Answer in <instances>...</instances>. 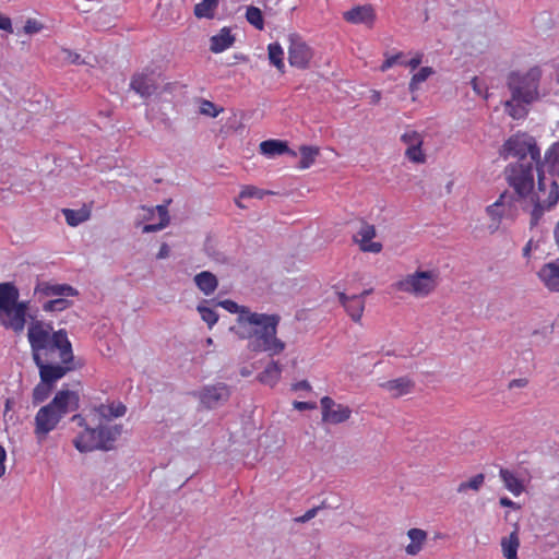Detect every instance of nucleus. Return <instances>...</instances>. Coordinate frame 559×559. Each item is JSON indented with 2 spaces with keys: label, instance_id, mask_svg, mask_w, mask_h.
Wrapping results in <instances>:
<instances>
[{
  "label": "nucleus",
  "instance_id": "1",
  "mask_svg": "<svg viewBox=\"0 0 559 559\" xmlns=\"http://www.w3.org/2000/svg\"><path fill=\"white\" fill-rule=\"evenodd\" d=\"M27 338L40 381L56 386L57 381L76 369L72 344L64 329L53 331L52 323L35 320L28 325Z\"/></svg>",
  "mask_w": 559,
  "mask_h": 559
},
{
  "label": "nucleus",
  "instance_id": "2",
  "mask_svg": "<svg viewBox=\"0 0 559 559\" xmlns=\"http://www.w3.org/2000/svg\"><path fill=\"white\" fill-rule=\"evenodd\" d=\"M501 155L518 158L506 168L507 181L519 199L526 198L534 188V165L543 160L536 139L527 133L513 134L502 145Z\"/></svg>",
  "mask_w": 559,
  "mask_h": 559
},
{
  "label": "nucleus",
  "instance_id": "3",
  "mask_svg": "<svg viewBox=\"0 0 559 559\" xmlns=\"http://www.w3.org/2000/svg\"><path fill=\"white\" fill-rule=\"evenodd\" d=\"M281 321L278 314H266L253 312L247 317L237 319L241 326L237 331L235 326L230 331L235 332L240 338L250 340L249 349L255 353H267L270 356L280 355L284 352L286 345L277 337V326Z\"/></svg>",
  "mask_w": 559,
  "mask_h": 559
},
{
  "label": "nucleus",
  "instance_id": "4",
  "mask_svg": "<svg viewBox=\"0 0 559 559\" xmlns=\"http://www.w3.org/2000/svg\"><path fill=\"white\" fill-rule=\"evenodd\" d=\"M122 433V425H108L99 421L96 427H86L78 437L73 444L81 453L95 450L110 451L115 448V442Z\"/></svg>",
  "mask_w": 559,
  "mask_h": 559
},
{
  "label": "nucleus",
  "instance_id": "5",
  "mask_svg": "<svg viewBox=\"0 0 559 559\" xmlns=\"http://www.w3.org/2000/svg\"><path fill=\"white\" fill-rule=\"evenodd\" d=\"M542 70L539 67H533L525 73L511 72L508 76V88L518 103L532 104L539 98V82Z\"/></svg>",
  "mask_w": 559,
  "mask_h": 559
},
{
  "label": "nucleus",
  "instance_id": "6",
  "mask_svg": "<svg viewBox=\"0 0 559 559\" xmlns=\"http://www.w3.org/2000/svg\"><path fill=\"white\" fill-rule=\"evenodd\" d=\"M400 292L413 294L416 297L428 296L437 286L436 275L431 271H417L394 284Z\"/></svg>",
  "mask_w": 559,
  "mask_h": 559
},
{
  "label": "nucleus",
  "instance_id": "7",
  "mask_svg": "<svg viewBox=\"0 0 559 559\" xmlns=\"http://www.w3.org/2000/svg\"><path fill=\"white\" fill-rule=\"evenodd\" d=\"M191 395L199 399L200 403L207 409H213L226 403L230 397V390L227 384L218 382L205 385L199 391L191 392Z\"/></svg>",
  "mask_w": 559,
  "mask_h": 559
},
{
  "label": "nucleus",
  "instance_id": "8",
  "mask_svg": "<svg viewBox=\"0 0 559 559\" xmlns=\"http://www.w3.org/2000/svg\"><path fill=\"white\" fill-rule=\"evenodd\" d=\"M311 58V48L298 35L292 34L288 47L289 64L298 69H307Z\"/></svg>",
  "mask_w": 559,
  "mask_h": 559
},
{
  "label": "nucleus",
  "instance_id": "9",
  "mask_svg": "<svg viewBox=\"0 0 559 559\" xmlns=\"http://www.w3.org/2000/svg\"><path fill=\"white\" fill-rule=\"evenodd\" d=\"M48 404L61 418H63L69 413L79 409L80 396L75 391L61 389Z\"/></svg>",
  "mask_w": 559,
  "mask_h": 559
},
{
  "label": "nucleus",
  "instance_id": "10",
  "mask_svg": "<svg viewBox=\"0 0 559 559\" xmlns=\"http://www.w3.org/2000/svg\"><path fill=\"white\" fill-rule=\"evenodd\" d=\"M62 418L49 406L39 408L35 416L34 433L38 440H43L52 431Z\"/></svg>",
  "mask_w": 559,
  "mask_h": 559
},
{
  "label": "nucleus",
  "instance_id": "11",
  "mask_svg": "<svg viewBox=\"0 0 559 559\" xmlns=\"http://www.w3.org/2000/svg\"><path fill=\"white\" fill-rule=\"evenodd\" d=\"M322 408V420L324 423L337 425L346 421L352 409L343 404H337L332 397L323 396L320 401Z\"/></svg>",
  "mask_w": 559,
  "mask_h": 559
},
{
  "label": "nucleus",
  "instance_id": "12",
  "mask_svg": "<svg viewBox=\"0 0 559 559\" xmlns=\"http://www.w3.org/2000/svg\"><path fill=\"white\" fill-rule=\"evenodd\" d=\"M130 87L143 98H148L158 90V81L154 72H138L131 78Z\"/></svg>",
  "mask_w": 559,
  "mask_h": 559
},
{
  "label": "nucleus",
  "instance_id": "13",
  "mask_svg": "<svg viewBox=\"0 0 559 559\" xmlns=\"http://www.w3.org/2000/svg\"><path fill=\"white\" fill-rule=\"evenodd\" d=\"M27 309L28 301H19L17 299L7 318L0 319V324L16 334L22 333L26 323Z\"/></svg>",
  "mask_w": 559,
  "mask_h": 559
},
{
  "label": "nucleus",
  "instance_id": "14",
  "mask_svg": "<svg viewBox=\"0 0 559 559\" xmlns=\"http://www.w3.org/2000/svg\"><path fill=\"white\" fill-rule=\"evenodd\" d=\"M539 281L551 293L559 292V258L545 263L537 272Z\"/></svg>",
  "mask_w": 559,
  "mask_h": 559
},
{
  "label": "nucleus",
  "instance_id": "15",
  "mask_svg": "<svg viewBox=\"0 0 559 559\" xmlns=\"http://www.w3.org/2000/svg\"><path fill=\"white\" fill-rule=\"evenodd\" d=\"M78 290L69 284H50L48 282H38L35 287V295L44 297L62 298L63 296H76Z\"/></svg>",
  "mask_w": 559,
  "mask_h": 559
},
{
  "label": "nucleus",
  "instance_id": "16",
  "mask_svg": "<svg viewBox=\"0 0 559 559\" xmlns=\"http://www.w3.org/2000/svg\"><path fill=\"white\" fill-rule=\"evenodd\" d=\"M19 297V289L13 283L0 284V319L7 318Z\"/></svg>",
  "mask_w": 559,
  "mask_h": 559
},
{
  "label": "nucleus",
  "instance_id": "17",
  "mask_svg": "<svg viewBox=\"0 0 559 559\" xmlns=\"http://www.w3.org/2000/svg\"><path fill=\"white\" fill-rule=\"evenodd\" d=\"M380 386L391 393V396L397 399L411 393L415 386V382L408 377H400L385 381Z\"/></svg>",
  "mask_w": 559,
  "mask_h": 559
},
{
  "label": "nucleus",
  "instance_id": "18",
  "mask_svg": "<svg viewBox=\"0 0 559 559\" xmlns=\"http://www.w3.org/2000/svg\"><path fill=\"white\" fill-rule=\"evenodd\" d=\"M343 17L352 24H369L374 21L376 15L371 5H357L344 12Z\"/></svg>",
  "mask_w": 559,
  "mask_h": 559
},
{
  "label": "nucleus",
  "instance_id": "19",
  "mask_svg": "<svg viewBox=\"0 0 559 559\" xmlns=\"http://www.w3.org/2000/svg\"><path fill=\"white\" fill-rule=\"evenodd\" d=\"M260 152L269 157L283 154H288L293 157L297 156V153L288 146L286 141L274 139L262 141L260 143Z\"/></svg>",
  "mask_w": 559,
  "mask_h": 559
},
{
  "label": "nucleus",
  "instance_id": "20",
  "mask_svg": "<svg viewBox=\"0 0 559 559\" xmlns=\"http://www.w3.org/2000/svg\"><path fill=\"white\" fill-rule=\"evenodd\" d=\"M358 235L361 237L359 242L360 249L364 252L379 253L382 250V245L380 242H370V240L376 236V228L373 225L364 222Z\"/></svg>",
  "mask_w": 559,
  "mask_h": 559
},
{
  "label": "nucleus",
  "instance_id": "21",
  "mask_svg": "<svg viewBox=\"0 0 559 559\" xmlns=\"http://www.w3.org/2000/svg\"><path fill=\"white\" fill-rule=\"evenodd\" d=\"M210 41V50L214 53H218L233 46L235 36L231 35L230 28L223 27L218 34L211 37Z\"/></svg>",
  "mask_w": 559,
  "mask_h": 559
},
{
  "label": "nucleus",
  "instance_id": "22",
  "mask_svg": "<svg viewBox=\"0 0 559 559\" xmlns=\"http://www.w3.org/2000/svg\"><path fill=\"white\" fill-rule=\"evenodd\" d=\"M197 287L206 296L213 294L217 286L218 281L216 276L210 271H202L194 276Z\"/></svg>",
  "mask_w": 559,
  "mask_h": 559
},
{
  "label": "nucleus",
  "instance_id": "23",
  "mask_svg": "<svg viewBox=\"0 0 559 559\" xmlns=\"http://www.w3.org/2000/svg\"><path fill=\"white\" fill-rule=\"evenodd\" d=\"M520 547L519 527L515 526L514 531L509 536L502 537L501 548L506 559H518V549Z\"/></svg>",
  "mask_w": 559,
  "mask_h": 559
},
{
  "label": "nucleus",
  "instance_id": "24",
  "mask_svg": "<svg viewBox=\"0 0 559 559\" xmlns=\"http://www.w3.org/2000/svg\"><path fill=\"white\" fill-rule=\"evenodd\" d=\"M94 411L97 413L100 420H111L112 418L122 417L127 412V407L121 402H118L117 404L111 403L109 405L100 404L96 406Z\"/></svg>",
  "mask_w": 559,
  "mask_h": 559
},
{
  "label": "nucleus",
  "instance_id": "25",
  "mask_svg": "<svg viewBox=\"0 0 559 559\" xmlns=\"http://www.w3.org/2000/svg\"><path fill=\"white\" fill-rule=\"evenodd\" d=\"M282 367L281 365L272 360L267 364L263 371L258 374V380L262 384L274 386L281 378Z\"/></svg>",
  "mask_w": 559,
  "mask_h": 559
},
{
  "label": "nucleus",
  "instance_id": "26",
  "mask_svg": "<svg viewBox=\"0 0 559 559\" xmlns=\"http://www.w3.org/2000/svg\"><path fill=\"white\" fill-rule=\"evenodd\" d=\"M543 163L552 177L559 178V140L546 151Z\"/></svg>",
  "mask_w": 559,
  "mask_h": 559
},
{
  "label": "nucleus",
  "instance_id": "27",
  "mask_svg": "<svg viewBox=\"0 0 559 559\" xmlns=\"http://www.w3.org/2000/svg\"><path fill=\"white\" fill-rule=\"evenodd\" d=\"M411 544L406 546V552L411 556H416L423 548V544L427 538V533L420 528H411L407 532Z\"/></svg>",
  "mask_w": 559,
  "mask_h": 559
},
{
  "label": "nucleus",
  "instance_id": "28",
  "mask_svg": "<svg viewBox=\"0 0 559 559\" xmlns=\"http://www.w3.org/2000/svg\"><path fill=\"white\" fill-rule=\"evenodd\" d=\"M499 475L504 484V487L514 496H520L523 492L524 486L522 481L511 471L507 468H500Z\"/></svg>",
  "mask_w": 559,
  "mask_h": 559
},
{
  "label": "nucleus",
  "instance_id": "29",
  "mask_svg": "<svg viewBox=\"0 0 559 559\" xmlns=\"http://www.w3.org/2000/svg\"><path fill=\"white\" fill-rule=\"evenodd\" d=\"M344 308L353 321L358 322L365 309V300L361 299V296L353 295Z\"/></svg>",
  "mask_w": 559,
  "mask_h": 559
},
{
  "label": "nucleus",
  "instance_id": "30",
  "mask_svg": "<svg viewBox=\"0 0 559 559\" xmlns=\"http://www.w3.org/2000/svg\"><path fill=\"white\" fill-rule=\"evenodd\" d=\"M299 151L301 158L299 160L298 168L300 169L309 168L320 153L319 147L312 145H301Z\"/></svg>",
  "mask_w": 559,
  "mask_h": 559
},
{
  "label": "nucleus",
  "instance_id": "31",
  "mask_svg": "<svg viewBox=\"0 0 559 559\" xmlns=\"http://www.w3.org/2000/svg\"><path fill=\"white\" fill-rule=\"evenodd\" d=\"M218 7V0H202L194 7V15L199 19H212Z\"/></svg>",
  "mask_w": 559,
  "mask_h": 559
},
{
  "label": "nucleus",
  "instance_id": "32",
  "mask_svg": "<svg viewBox=\"0 0 559 559\" xmlns=\"http://www.w3.org/2000/svg\"><path fill=\"white\" fill-rule=\"evenodd\" d=\"M269 60L278 71L284 72V51L278 43H272L267 47Z\"/></svg>",
  "mask_w": 559,
  "mask_h": 559
},
{
  "label": "nucleus",
  "instance_id": "33",
  "mask_svg": "<svg viewBox=\"0 0 559 559\" xmlns=\"http://www.w3.org/2000/svg\"><path fill=\"white\" fill-rule=\"evenodd\" d=\"M528 104L524 103H518L516 100H513V96L511 99L507 100L504 103L506 111L513 118V119H522L525 118L528 114L527 106Z\"/></svg>",
  "mask_w": 559,
  "mask_h": 559
},
{
  "label": "nucleus",
  "instance_id": "34",
  "mask_svg": "<svg viewBox=\"0 0 559 559\" xmlns=\"http://www.w3.org/2000/svg\"><path fill=\"white\" fill-rule=\"evenodd\" d=\"M215 305L224 308L225 310H227L230 313H238L237 319H240L241 317H247L250 313H252L248 307L240 306L236 301L230 300V299L217 301Z\"/></svg>",
  "mask_w": 559,
  "mask_h": 559
},
{
  "label": "nucleus",
  "instance_id": "35",
  "mask_svg": "<svg viewBox=\"0 0 559 559\" xmlns=\"http://www.w3.org/2000/svg\"><path fill=\"white\" fill-rule=\"evenodd\" d=\"M520 200L518 197L515 198L512 194H508V192H503L499 199L491 205L487 207V212L492 217H501L502 214L499 211V207L504 205L506 203H511L513 201Z\"/></svg>",
  "mask_w": 559,
  "mask_h": 559
},
{
  "label": "nucleus",
  "instance_id": "36",
  "mask_svg": "<svg viewBox=\"0 0 559 559\" xmlns=\"http://www.w3.org/2000/svg\"><path fill=\"white\" fill-rule=\"evenodd\" d=\"M53 389V386L45 384L43 381H40L33 390V404L37 405L45 402L49 397Z\"/></svg>",
  "mask_w": 559,
  "mask_h": 559
},
{
  "label": "nucleus",
  "instance_id": "37",
  "mask_svg": "<svg viewBox=\"0 0 559 559\" xmlns=\"http://www.w3.org/2000/svg\"><path fill=\"white\" fill-rule=\"evenodd\" d=\"M435 71L431 67H423L420 70L415 73L409 82L408 90L414 93L417 91L418 85L423 82H425L431 74H433Z\"/></svg>",
  "mask_w": 559,
  "mask_h": 559
},
{
  "label": "nucleus",
  "instance_id": "38",
  "mask_svg": "<svg viewBox=\"0 0 559 559\" xmlns=\"http://www.w3.org/2000/svg\"><path fill=\"white\" fill-rule=\"evenodd\" d=\"M246 19L255 28L263 29L264 20H263L262 11L259 8H257L254 5L248 7L247 11H246Z\"/></svg>",
  "mask_w": 559,
  "mask_h": 559
},
{
  "label": "nucleus",
  "instance_id": "39",
  "mask_svg": "<svg viewBox=\"0 0 559 559\" xmlns=\"http://www.w3.org/2000/svg\"><path fill=\"white\" fill-rule=\"evenodd\" d=\"M62 213L66 217V222L70 226H78L88 218V214L83 211H75L71 209L62 210Z\"/></svg>",
  "mask_w": 559,
  "mask_h": 559
},
{
  "label": "nucleus",
  "instance_id": "40",
  "mask_svg": "<svg viewBox=\"0 0 559 559\" xmlns=\"http://www.w3.org/2000/svg\"><path fill=\"white\" fill-rule=\"evenodd\" d=\"M71 305L72 301L66 298H55L44 302L43 310L46 312H57L66 310L67 308L71 307Z\"/></svg>",
  "mask_w": 559,
  "mask_h": 559
},
{
  "label": "nucleus",
  "instance_id": "41",
  "mask_svg": "<svg viewBox=\"0 0 559 559\" xmlns=\"http://www.w3.org/2000/svg\"><path fill=\"white\" fill-rule=\"evenodd\" d=\"M197 310L210 329L218 321V314L216 311L204 304L198 305Z\"/></svg>",
  "mask_w": 559,
  "mask_h": 559
},
{
  "label": "nucleus",
  "instance_id": "42",
  "mask_svg": "<svg viewBox=\"0 0 559 559\" xmlns=\"http://www.w3.org/2000/svg\"><path fill=\"white\" fill-rule=\"evenodd\" d=\"M485 475L477 474L473 476L468 481H463L457 487V492H465L467 489H472L478 491L480 487L484 485Z\"/></svg>",
  "mask_w": 559,
  "mask_h": 559
},
{
  "label": "nucleus",
  "instance_id": "43",
  "mask_svg": "<svg viewBox=\"0 0 559 559\" xmlns=\"http://www.w3.org/2000/svg\"><path fill=\"white\" fill-rule=\"evenodd\" d=\"M94 23L98 29H107L111 25V16L107 8H103L94 15Z\"/></svg>",
  "mask_w": 559,
  "mask_h": 559
},
{
  "label": "nucleus",
  "instance_id": "44",
  "mask_svg": "<svg viewBox=\"0 0 559 559\" xmlns=\"http://www.w3.org/2000/svg\"><path fill=\"white\" fill-rule=\"evenodd\" d=\"M532 201L534 202V206L531 212L530 226H531V228H534L538 225L540 218L544 215V211L546 207L540 203L538 197H536V195L532 197Z\"/></svg>",
  "mask_w": 559,
  "mask_h": 559
},
{
  "label": "nucleus",
  "instance_id": "45",
  "mask_svg": "<svg viewBox=\"0 0 559 559\" xmlns=\"http://www.w3.org/2000/svg\"><path fill=\"white\" fill-rule=\"evenodd\" d=\"M224 109L222 107H217L213 102L207 99H202L200 104V114L204 116H209L215 118L222 112Z\"/></svg>",
  "mask_w": 559,
  "mask_h": 559
},
{
  "label": "nucleus",
  "instance_id": "46",
  "mask_svg": "<svg viewBox=\"0 0 559 559\" xmlns=\"http://www.w3.org/2000/svg\"><path fill=\"white\" fill-rule=\"evenodd\" d=\"M401 141L407 145V147L416 145H423V136L417 131H407L401 135Z\"/></svg>",
  "mask_w": 559,
  "mask_h": 559
},
{
  "label": "nucleus",
  "instance_id": "47",
  "mask_svg": "<svg viewBox=\"0 0 559 559\" xmlns=\"http://www.w3.org/2000/svg\"><path fill=\"white\" fill-rule=\"evenodd\" d=\"M559 201V185L556 180H552L550 183V191L547 200L545 201V207L550 210L554 207Z\"/></svg>",
  "mask_w": 559,
  "mask_h": 559
},
{
  "label": "nucleus",
  "instance_id": "48",
  "mask_svg": "<svg viewBox=\"0 0 559 559\" xmlns=\"http://www.w3.org/2000/svg\"><path fill=\"white\" fill-rule=\"evenodd\" d=\"M405 155L411 162H414V163L419 164V163L426 162V156L421 151V146L413 145V146L407 147L405 151Z\"/></svg>",
  "mask_w": 559,
  "mask_h": 559
},
{
  "label": "nucleus",
  "instance_id": "49",
  "mask_svg": "<svg viewBox=\"0 0 559 559\" xmlns=\"http://www.w3.org/2000/svg\"><path fill=\"white\" fill-rule=\"evenodd\" d=\"M171 203V200L168 199L165 201L164 204H159L155 207V210L157 211L158 213V216H159V222L163 223L164 225L168 226L169 225V222H170V216H169V213H168V205ZM150 213L153 214L154 213V209L150 210Z\"/></svg>",
  "mask_w": 559,
  "mask_h": 559
},
{
  "label": "nucleus",
  "instance_id": "50",
  "mask_svg": "<svg viewBox=\"0 0 559 559\" xmlns=\"http://www.w3.org/2000/svg\"><path fill=\"white\" fill-rule=\"evenodd\" d=\"M266 192H264L263 190L254 187V186H246L242 188L239 197L240 198H257V199H262L263 195L265 194Z\"/></svg>",
  "mask_w": 559,
  "mask_h": 559
},
{
  "label": "nucleus",
  "instance_id": "51",
  "mask_svg": "<svg viewBox=\"0 0 559 559\" xmlns=\"http://www.w3.org/2000/svg\"><path fill=\"white\" fill-rule=\"evenodd\" d=\"M206 254L213 259L215 262L221 264H226L229 262V259L225 255V253L221 252L216 248L210 246L205 248Z\"/></svg>",
  "mask_w": 559,
  "mask_h": 559
},
{
  "label": "nucleus",
  "instance_id": "52",
  "mask_svg": "<svg viewBox=\"0 0 559 559\" xmlns=\"http://www.w3.org/2000/svg\"><path fill=\"white\" fill-rule=\"evenodd\" d=\"M324 508H326V506L325 502L323 501L320 506L313 507L309 509L304 515L296 518L295 521L298 523H306L313 519L318 514L319 510Z\"/></svg>",
  "mask_w": 559,
  "mask_h": 559
},
{
  "label": "nucleus",
  "instance_id": "53",
  "mask_svg": "<svg viewBox=\"0 0 559 559\" xmlns=\"http://www.w3.org/2000/svg\"><path fill=\"white\" fill-rule=\"evenodd\" d=\"M535 169L537 173V187L539 191L546 190V182H545V169H544V163L543 160L535 164Z\"/></svg>",
  "mask_w": 559,
  "mask_h": 559
},
{
  "label": "nucleus",
  "instance_id": "54",
  "mask_svg": "<svg viewBox=\"0 0 559 559\" xmlns=\"http://www.w3.org/2000/svg\"><path fill=\"white\" fill-rule=\"evenodd\" d=\"M43 28V24L36 20L28 19L23 27L24 33L28 35H33L38 33Z\"/></svg>",
  "mask_w": 559,
  "mask_h": 559
},
{
  "label": "nucleus",
  "instance_id": "55",
  "mask_svg": "<svg viewBox=\"0 0 559 559\" xmlns=\"http://www.w3.org/2000/svg\"><path fill=\"white\" fill-rule=\"evenodd\" d=\"M402 56H403V53H402V52H399V53H396V55H394V56H391V57L386 58V59L382 62V64H381V67H380L381 71H386L388 69H390V68H391V67H393L394 64H396V63H401V62H400V59L402 58Z\"/></svg>",
  "mask_w": 559,
  "mask_h": 559
},
{
  "label": "nucleus",
  "instance_id": "56",
  "mask_svg": "<svg viewBox=\"0 0 559 559\" xmlns=\"http://www.w3.org/2000/svg\"><path fill=\"white\" fill-rule=\"evenodd\" d=\"M64 59H67L72 64H80L82 63L81 56L74 51H71L69 49H63Z\"/></svg>",
  "mask_w": 559,
  "mask_h": 559
},
{
  "label": "nucleus",
  "instance_id": "57",
  "mask_svg": "<svg viewBox=\"0 0 559 559\" xmlns=\"http://www.w3.org/2000/svg\"><path fill=\"white\" fill-rule=\"evenodd\" d=\"M0 29L13 33L11 19L0 13Z\"/></svg>",
  "mask_w": 559,
  "mask_h": 559
},
{
  "label": "nucleus",
  "instance_id": "58",
  "mask_svg": "<svg viewBox=\"0 0 559 559\" xmlns=\"http://www.w3.org/2000/svg\"><path fill=\"white\" fill-rule=\"evenodd\" d=\"M165 227H167L166 225H164L163 223H157V224H145L142 228V231L144 234H148V233H156V231H159L162 229H164Z\"/></svg>",
  "mask_w": 559,
  "mask_h": 559
},
{
  "label": "nucleus",
  "instance_id": "59",
  "mask_svg": "<svg viewBox=\"0 0 559 559\" xmlns=\"http://www.w3.org/2000/svg\"><path fill=\"white\" fill-rule=\"evenodd\" d=\"M421 60H423V55L421 53H417L409 61L402 62V64H404L405 67H409L412 70H415V69H417L419 67V64L421 63Z\"/></svg>",
  "mask_w": 559,
  "mask_h": 559
},
{
  "label": "nucleus",
  "instance_id": "60",
  "mask_svg": "<svg viewBox=\"0 0 559 559\" xmlns=\"http://www.w3.org/2000/svg\"><path fill=\"white\" fill-rule=\"evenodd\" d=\"M169 252H170V248H169V246H168L166 242H164V243H162V246L159 247V250H158V252H157V254H156V258H157L158 260L166 259V258H168Z\"/></svg>",
  "mask_w": 559,
  "mask_h": 559
},
{
  "label": "nucleus",
  "instance_id": "61",
  "mask_svg": "<svg viewBox=\"0 0 559 559\" xmlns=\"http://www.w3.org/2000/svg\"><path fill=\"white\" fill-rule=\"evenodd\" d=\"M294 407L299 411L312 409L316 408V404L311 402H294Z\"/></svg>",
  "mask_w": 559,
  "mask_h": 559
},
{
  "label": "nucleus",
  "instance_id": "62",
  "mask_svg": "<svg viewBox=\"0 0 559 559\" xmlns=\"http://www.w3.org/2000/svg\"><path fill=\"white\" fill-rule=\"evenodd\" d=\"M528 383V381L524 378H520V379H513L510 383H509V389H513V388H524L526 386Z\"/></svg>",
  "mask_w": 559,
  "mask_h": 559
},
{
  "label": "nucleus",
  "instance_id": "63",
  "mask_svg": "<svg viewBox=\"0 0 559 559\" xmlns=\"http://www.w3.org/2000/svg\"><path fill=\"white\" fill-rule=\"evenodd\" d=\"M499 503L502 507H507V508H512V509H519L520 508V506L518 503H515L514 501H512L508 497H501L500 500H499Z\"/></svg>",
  "mask_w": 559,
  "mask_h": 559
},
{
  "label": "nucleus",
  "instance_id": "64",
  "mask_svg": "<svg viewBox=\"0 0 559 559\" xmlns=\"http://www.w3.org/2000/svg\"><path fill=\"white\" fill-rule=\"evenodd\" d=\"M71 421L76 423L78 426L86 429V427H90L85 420V418L81 414H75L72 416Z\"/></svg>",
  "mask_w": 559,
  "mask_h": 559
}]
</instances>
